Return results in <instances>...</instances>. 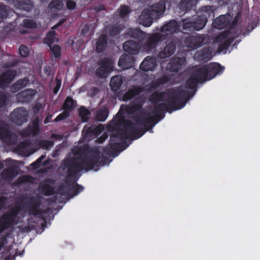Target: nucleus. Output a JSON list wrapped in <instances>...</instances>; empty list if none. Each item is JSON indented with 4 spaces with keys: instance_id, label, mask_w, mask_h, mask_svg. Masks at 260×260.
Returning <instances> with one entry per match:
<instances>
[{
    "instance_id": "obj_1",
    "label": "nucleus",
    "mask_w": 260,
    "mask_h": 260,
    "mask_svg": "<svg viewBox=\"0 0 260 260\" xmlns=\"http://www.w3.org/2000/svg\"><path fill=\"white\" fill-rule=\"evenodd\" d=\"M167 93L169 96L168 92ZM165 93L163 91H155L152 93L149 96L148 100L149 102L154 104V109L152 112L153 115L150 116L149 113L143 114L135 119L136 124L130 120L124 121L123 127L118 129L114 137H119L122 140H126L128 138L136 140L141 137L146 131L151 130L160 120L165 117L164 113L168 112L167 109H165L162 113L158 115L154 112L156 105L167 103L168 99L165 101Z\"/></svg>"
},
{
    "instance_id": "obj_2",
    "label": "nucleus",
    "mask_w": 260,
    "mask_h": 260,
    "mask_svg": "<svg viewBox=\"0 0 260 260\" xmlns=\"http://www.w3.org/2000/svg\"><path fill=\"white\" fill-rule=\"evenodd\" d=\"M101 147L90 148L85 145L72 151L76 156L65 158L63 160L62 169L67 170L68 176L74 178L79 172L92 170L95 167L108 164L109 159L101 155Z\"/></svg>"
},
{
    "instance_id": "obj_3",
    "label": "nucleus",
    "mask_w": 260,
    "mask_h": 260,
    "mask_svg": "<svg viewBox=\"0 0 260 260\" xmlns=\"http://www.w3.org/2000/svg\"><path fill=\"white\" fill-rule=\"evenodd\" d=\"M205 82L201 74L198 73V69L194 70L190 75L189 78L185 81V88L191 89L186 91L181 87L173 88L168 90L169 96L167 104H159L155 106L154 112L158 115L162 113L165 109L169 113L183 108L187 101L192 98L195 94L198 83Z\"/></svg>"
},
{
    "instance_id": "obj_4",
    "label": "nucleus",
    "mask_w": 260,
    "mask_h": 260,
    "mask_svg": "<svg viewBox=\"0 0 260 260\" xmlns=\"http://www.w3.org/2000/svg\"><path fill=\"white\" fill-rule=\"evenodd\" d=\"M224 67L219 63L211 62L204 65L198 69V73L201 75L205 81H209L216 75H221L224 70Z\"/></svg>"
},
{
    "instance_id": "obj_5",
    "label": "nucleus",
    "mask_w": 260,
    "mask_h": 260,
    "mask_svg": "<svg viewBox=\"0 0 260 260\" xmlns=\"http://www.w3.org/2000/svg\"><path fill=\"white\" fill-rule=\"evenodd\" d=\"M20 208L15 207L10 209L8 212L4 213L0 218V233L13 226L16 223V219L19 213Z\"/></svg>"
},
{
    "instance_id": "obj_6",
    "label": "nucleus",
    "mask_w": 260,
    "mask_h": 260,
    "mask_svg": "<svg viewBox=\"0 0 260 260\" xmlns=\"http://www.w3.org/2000/svg\"><path fill=\"white\" fill-rule=\"evenodd\" d=\"M167 39V36L161 32L147 34L145 39L144 48L147 53L155 50L156 47L162 41Z\"/></svg>"
},
{
    "instance_id": "obj_7",
    "label": "nucleus",
    "mask_w": 260,
    "mask_h": 260,
    "mask_svg": "<svg viewBox=\"0 0 260 260\" xmlns=\"http://www.w3.org/2000/svg\"><path fill=\"white\" fill-rule=\"evenodd\" d=\"M41 201L40 198L31 197L24 204V207L27 209L28 213L34 216H38L39 217L45 220L43 214L46 213V211L40 209Z\"/></svg>"
},
{
    "instance_id": "obj_8",
    "label": "nucleus",
    "mask_w": 260,
    "mask_h": 260,
    "mask_svg": "<svg viewBox=\"0 0 260 260\" xmlns=\"http://www.w3.org/2000/svg\"><path fill=\"white\" fill-rule=\"evenodd\" d=\"M97 64L99 67L95 71V75L99 78L106 77L113 70V60L109 57H104Z\"/></svg>"
},
{
    "instance_id": "obj_9",
    "label": "nucleus",
    "mask_w": 260,
    "mask_h": 260,
    "mask_svg": "<svg viewBox=\"0 0 260 260\" xmlns=\"http://www.w3.org/2000/svg\"><path fill=\"white\" fill-rule=\"evenodd\" d=\"M27 111L24 108H18L10 113V119L12 123L20 126L27 121Z\"/></svg>"
},
{
    "instance_id": "obj_10",
    "label": "nucleus",
    "mask_w": 260,
    "mask_h": 260,
    "mask_svg": "<svg viewBox=\"0 0 260 260\" xmlns=\"http://www.w3.org/2000/svg\"><path fill=\"white\" fill-rule=\"evenodd\" d=\"M103 129V127L102 124H100L98 126H95L87 124L83 127L82 134L85 139L90 140L99 136Z\"/></svg>"
},
{
    "instance_id": "obj_11",
    "label": "nucleus",
    "mask_w": 260,
    "mask_h": 260,
    "mask_svg": "<svg viewBox=\"0 0 260 260\" xmlns=\"http://www.w3.org/2000/svg\"><path fill=\"white\" fill-rule=\"evenodd\" d=\"M205 41L204 35H190L185 38L184 43L188 48L196 49L202 46Z\"/></svg>"
},
{
    "instance_id": "obj_12",
    "label": "nucleus",
    "mask_w": 260,
    "mask_h": 260,
    "mask_svg": "<svg viewBox=\"0 0 260 260\" xmlns=\"http://www.w3.org/2000/svg\"><path fill=\"white\" fill-rule=\"evenodd\" d=\"M176 50V44L175 42L171 41L167 43L163 48H160V50L155 52V54L157 57L160 59H164L170 57L175 52Z\"/></svg>"
},
{
    "instance_id": "obj_13",
    "label": "nucleus",
    "mask_w": 260,
    "mask_h": 260,
    "mask_svg": "<svg viewBox=\"0 0 260 260\" xmlns=\"http://www.w3.org/2000/svg\"><path fill=\"white\" fill-rule=\"evenodd\" d=\"M181 24L176 20L173 19L167 22L163 25L160 29L161 34L166 35L168 38V35H172L178 32L180 30Z\"/></svg>"
},
{
    "instance_id": "obj_14",
    "label": "nucleus",
    "mask_w": 260,
    "mask_h": 260,
    "mask_svg": "<svg viewBox=\"0 0 260 260\" xmlns=\"http://www.w3.org/2000/svg\"><path fill=\"white\" fill-rule=\"evenodd\" d=\"M17 75L15 70H8L0 76V88L5 89L9 86Z\"/></svg>"
},
{
    "instance_id": "obj_15",
    "label": "nucleus",
    "mask_w": 260,
    "mask_h": 260,
    "mask_svg": "<svg viewBox=\"0 0 260 260\" xmlns=\"http://www.w3.org/2000/svg\"><path fill=\"white\" fill-rule=\"evenodd\" d=\"M0 138L8 144H14L16 141V136L13 134L8 128L0 124Z\"/></svg>"
},
{
    "instance_id": "obj_16",
    "label": "nucleus",
    "mask_w": 260,
    "mask_h": 260,
    "mask_svg": "<svg viewBox=\"0 0 260 260\" xmlns=\"http://www.w3.org/2000/svg\"><path fill=\"white\" fill-rule=\"evenodd\" d=\"M157 19L149 9H144L139 17V21L143 26L149 27L152 24L154 20Z\"/></svg>"
},
{
    "instance_id": "obj_17",
    "label": "nucleus",
    "mask_w": 260,
    "mask_h": 260,
    "mask_svg": "<svg viewBox=\"0 0 260 260\" xmlns=\"http://www.w3.org/2000/svg\"><path fill=\"white\" fill-rule=\"evenodd\" d=\"M157 57L155 56H146L140 65V69L143 71H153L157 66Z\"/></svg>"
},
{
    "instance_id": "obj_18",
    "label": "nucleus",
    "mask_w": 260,
    "mask_h": 260,
    "mask_svg": "<svg viewBox=\"0 0 260 260\" xmlns=\"http://www.w3.org/2000/svg\"><path fill=\"white\" fill-rule=\"evenodd\" d=\"M184 57H174L172 58L167 65V69L171 72L176 73L181 69L185 62Z\"/></svg>"
},
{
    "instance_id": "obj_19",
    "label": "nucleus",
    "mask_w": 260,
    "mask_h": 260,
    "mask_svg": "<svg viewBox=\"0 0 260 260\" xmlns=\"http://www.w3.org/2000/svg\"><path fill=\"white\" fill-rule=\"evenodd\" d=\"M141 44L140 42L129 40L124 42L123 45V50L128 54L136 55L140 51Z\"/></svg>"
},
{
    "instance_id": "obj_20",
    "label": "nucleus",
    "mask_w": 260,
    "mask_h": 260,
    "mask_svg": "<svg viewBox=\"0 0 260 260\" xmlns=\"http://www.w3.org/2000/svg\"><path fill=\"white\" fill-rule=\"evenodd\" d=\"M121 145V144H119V142H115V140L111 139L108 146L102 147V149L105 154L115 157L119 152Z\"/></svg>"
},
{
    "instance_id": "obj_21",
    "label": "nucleus",
    "mask_w": 260,
    "mask_h": 260,
    "mask_svg": "<svg viewBox=\"0 0 260 260\" xmlns=\"http://www.w3.org/2000/svg\"><path fill=\"white\" fill-rule=\"evenodd\" d=\"M135 61V57L132 54H125L121 55L118 60V65L122 70L132 68Z\"/></svg>"
},
{
    "instance_id": "obj_22",
    "label": "nucleus",
    "mask_w": 260,
    "mask_h": 260,
    "mask_svg": "<svg viewBox=\"0 0 260 260\" xmlns=\"http://www.w3.org/2000/svg\"><path fill=\"white\" fill-rule=\"evenodd\" d=\"M166 2L165 0H160L157 3L153 4L149 10L154 15V17L158 19L161 17L166 10Z\"/></svg>"
},
{
    "instance_id": "obj_23",
    "label": "nucleus",
    "mask_w": 260,
    "mask_h": 260,
    "mask_svg": "<svg viewBox=\"0 0 260 260\" xmlns=\"http://www.w3.org/2000/svg\"><path fill=\"white\" fill-rule=\"evenodd\" d=\"M54 181L53 179H47L40 183V188L41 192L45 196H49L54 193V188L53 185Z\"/></svg>"
},
{
    "instance_id": "obj_24",
    "label": "nucleus",
    "mask_w": 260,
    "mask_h": 260,
    "mask_svg": "<svg viewBox=\"0 0 260 260\" xmlns=\"http://www.w3.org/2000/svg\"><path fill=\"white\" fill-rule=\"evenodd\" d=\"M192 17H193L194 30L199 31L202 29L207 23V16L202 14L198 16H192Z\"/></svg>"
},
{
    "instance_id": "obj_25",
    "label": "nucleus",
    "mask_w": 260,
    "mask_h": 260,
    "mask_svg": "<svg viewBox=\"0 0 260 260\" xmlns=\"http://www.w3.org/2000/svg\"><path fill=\"white\" fill-rule=\"evenodd\" d=\"M131 38L136 40L137 42H140L142 44L144 42L145 39L147 36V33L143 31L139 28L131 29L128 32Z\"/></svg>"
},
{
    "instance_id": "obj_26",
    "label": "nucleus",
    "mask_w": 260,
    "mask_h": 260,
    "mask_svg": "<svg viewBox=\"0 0 260 260\" xmlns=\"http://www.w3.org/2000/svg\"><path fill=\"white\" fill-rule=\"evenodd\" d=\"M143 91L142 87L139 86H135L127 91L123 95L122 100L128 101L132 99L135 96L140 94Z\"/></svg>"
},
{
    "instance_id": "obj_27",
    "label": "nucleus",
    "mask_w": 260,
    "mask_h": 260,
    "mask_svg": "<svg viewBox=\"0 0 260 260\" xmlns=\"http://www.w3.org/2000/svg\"><path fill=\"white\" fill-rule=\"evenodd\" d=\"M16 8L29 12L33 9L34 5L30 0H16L13 4Z\"/></svg>"
},
{
    "instance_id": "obj_28",
    "label": "nucleus",
    "mask_w": 260,
    "mask_h": 260,
    "mask_svg": "<svg viewBox=\"0 0 260 260\" xmlns=\"http://www.w3.org/2000/svg\"><path fill=\"white\" fill-rule=\"evenodd\" d=\"M35 93L34 89H27L19 92L17 96L21 102L28 103L32 100Z\"/></svg>"
},
{
    "instance_id": "obj_29",
    "label": "nucleus",
    "mask_w": 260,
    "mask_h": 260,
    "mask_svg": "<svg viewBox=\"0 0 260 260\" xmlns=\"http://www.w3.org/2000/svg\"><path fill=\"white\" fill-rule=\"evenodd\" d=\"M123 77L121 75H115L112 77L110 82L111 89L113 91L119 90L122 86Z\"/></svg>"
},
{
    "instance_id": "obj_30",
    "label": "nucleus",
    "mask_w": 260,
    "mask_h": 260,
    "mask_svg": "<svg viewBox=\"0 0 260 260\" xmlns=\"http://www.w3.org/2000/svg\"><path fill=\"white\" fill-rule=\"evenodd\" d=\"M108 37L106 35H100L96 43V51L98 53L103 52L107 46Z\"/></svg>"
},
{
    "instance_id": "obj_31",
    "label": "nucleus",
    "mask_w": 260,
    "mask_h": 260,
    "mask_svg": "<svg viewBox=\"0 0 260 260\" xmlns=\"http://www.w3.org/2000/svg\"><path fill=\"white\" fill-rule=\"evenodd\" d=\"M171 79V76L169 75H163L158 77L151 83V87L153 89H156L160 85L169 83Z\"/></svg>"
},
{
    "instance_id": "obj_32",
    "label": "nucleus",
    "mask_w": 260,
    "mask_h": 260,
    "mask_svg": "<svg viewBox=\"0 0 260 260\" xmlns=\"http://www.w3.org/2000/svg\"><path fill=\"white\" fill-rule=\"evenodd\" d=\"M29 79L27 77H24L17 80L11 86V91L12 92H16L24 88L29 83Z\"/></svg>"
},
{
    "instance_id": "obj_33",
    "label": "nucleus",
    "mask_w": 260,
    "mask_h": 260,
    "mask_svg": "<svg viewBox=\"0 0 260 260\" xmlns=\"http://www.w3.org/2000/svg\"><path fill=\"white\" fill-rule=\"evenodd\" d=\"M229 23L228 19L224 15H220L213 21L214 27L221 29L226 27Z\"/></svg>"
},
{
    "instance_id": "obj_34",
    "label": "nucleus",
    "mask_w": 260,
    "mask_h": 260,
    "mask_svg": "<svg viewBox=\"0 0 260 260\" xmlns=\"http://www.w3.org/2000/svg\"><path fill=\"white\" fill-rule=\"evenodd\" d=\"M17 175L16 171L13 167L5 169L1 173L2 177L6 181L12 180Z\"/></svg>"
},
{
    "instance_id": "obj_35",
    "label": "nucleus",
    "mask_w": 260,
    "mask_h": 260,
    "mask_svg": "<svg viewBox=\"0 0 260 260\" xmlns=\"http://www.w3.org/2000/svg\"><path fill=\"white\" fill-rule=\"evenodd\" d=\"M109 109L107 107L104 106L101 108L99 109L95 113V118L96 120L99 121H105L109 115Z\"/></svg>"
},
{
    "instance_id": "obj_36",
    "label": "nucleus",
    "mask_w": 260,
    "mask_h": 260,
    "mask_svg": "<svg viewBox=\"0 0 260 260\" xmlns=\"http://www.w3.org/2000/svg\"><path fill=\"white\" fill-rule=\"evenodd\" d=\"M196 0H181L179 8L182 11L186 12L193 8L196 5Z\"/></svg>"
},
{
    "instance_id": "obj_37",
    "label": "nucleus",
    "mask_w": 260,
    "mask_h": 260,
    "mask_svg": "<svg viewBox=\"0 0 260 260\" xmlns=\"http://www.w3.org/2000/svg\"><path fill=\"white\" fill-rule=\"evenodd\" d=\"M182 22V28L184 30L188 31H193L194 30V25L193 22V17H188L181 20Z\"/></svg>"
},
{
    "instance_id": "obj_38",
    "label": "nucleus",
    "mask_w": 260,
    "mask_h": 260,
    "mask_svg": "<svg viewBox=\"0 0 260 260\" xmlns=\"http://www.w3.org/2000/svg\"><path fill=\"white\" fill-rule=\"evenodd\" d=\"M77 105V102L71 96H68L63 103V109L71 112Z\"/></svg>"
},
{
    "instance_id": "obj_39",
    "label": "nucleus",
    "mask_w": 260,
    "mask_h": 260,
    "mask_svg": "<svg viewBox=\"0 0 260 260\" xmlns=\"http://www.w3.org/2000/svg\"><path fill=\"white\" fill-rule=\"evenodd\" d=\"M63 6L62 0H52L48 4V7L52 11H59L62 9Z\"/></svg>"
},
{
    "instance_id": "obj_40",
    "label": "nucleus",
    "mask_w": 260,
    "mask_h": 260,
    "mask_svg": "<svg viewBox=\"0 0 260 260\" xmlns=\"http://www.w3.org/2000/svg\"><path fill=\"white\" fill-rule=\"evenodd\" d=\"M9 94L0 90V109L5 108L9 104Z\"/></svg>"
},
{
    "instance_id": "obj_41",
    "label": "nucleus",
    "mask_w": 260,
    "mask_h": 260,
    "mask_svg": "<svg viewBox=\"0 0 260 260\" xmlns=\"http://www.w3.org/2000/svg\"><path fill=\"white\" fill-rule=\"evenodd\" d=\"M91 113L88 109L82 106L79 109V116L83 122H87L89 118Z\"/></svg>"
},
{
    "instance_id": "obj_42",
    "label": "nucleus",
    "mask_w": 260,
    "mask_h": 260,
    "mask_svg": "<svg viewBox=\"0 0 260 260\" xmlns=\"http://www.w3.org/2000/svg\"><path fill=\"white\" fill-rule=\"evenodd\" d=\"M40 119L38 117H36L31 122V125L28 126L32 133L33 136L37 135L40 132Z\"/></svg>"
},
{
    "instance_id": "obj_43",
    "label": "nucleus",
    "mask_w": 260,
    "mask_h": 260,
    "mask_svg": "<svg viewBox=\"0 0 260 260\" xmlns=\"http://www.w3.org/2000/svg\"><path fill=\"white\" fill-rule=\"evenodd\" d=\"M122 29L120 25L115 24L114 25H109L108 27V34L110 37H114L118 35L121 31Z\"/></svg>"
},
{
    "instance_id": "obj_44",
    "label": "nucleus",
    "mask_w": 260,
    "mask_h": 260,
    "mask_svg": "<svg viewBox=\"0 0 260 260\" xmlns=\"http://www.w3.org/2000/svg\"><path fill=\"white\" fill-rule=\"evenodd\" d=\"M84 187L78 184H76L73 185L69 190V195L73 197L78 195L80 192L82 191Z\"/></svg>"
},
{
    "instance_id": "obj_45",
    "label": "nucleus",
    "mask_w": 260,
    "mask_h": 260,
    "mask_svg": "<svg viewBox=\"0 0 260 260\" xmlns=\"http://www.w3.org/2000/svg\"><path fill=\"white\" fill-rule=\"evenodd\" d=\"M199 56L201 57V60L207 61L212 58L211 54L208 48H204L199 52Z\"/></svg>"
},
{
    "instance_id": "obj_46",
    "label": "nucleus",
    "mask_w": 260,
    "mask_h": 260,
    "mask_svg": "<svg viewBox=\"0 0 260 260\" xmlns=\"http://www.w3.org/2000/svg\"><path fill=\"white\" fill-rule=\"evenodd\" d=\"M56 33L55 31H49L44 38V42L47 44L49 47L55 42Z\"/></svg>"
},
{
    "instance_id": "obj_47",
    "label": "nucleus",
    "mask_w": 260,
    "mask_h": 260,
    "mask_svg": "<svg viewBox=\"0 0 260 260\" xmlns=\"http://www.w3.org/2000/svg\"><path fill=\"white\" fill-rule=\"evenodd\" d=\"M233 42V39L229 38L224 40L219 45L218 48V51L222 52L223 51H226Z\"/></svg>"
},
{
    "instance_id": "obj_48",
    "label": "nucleus",
    "mask_w": 260,
    "mask_h": 260,
    "mask_svg": "<svg viewBox=\"0 0 260 260\" xmlns=\"http://www.w3.org/2000/svg\"><path fill=\"white\" fill-rule=\"evenodd\" d=\"M50 47L52 55L56 59H59L61 56V47L58 45H54Z\"/></svg>"
},
{
    "instance_id": "obj_49",
    "label": "nucleus",
    "mask_w": 260,
    "mask_h": 260,
    "mask_svg": "<svg viewBox=\"0 0 260 260\" xmlns=\"http://www.w3.org/2000/svg\"><path fill=\"white\" fill-rule=\"evenodd\" d=\"M22 26L28 28H35L37 27L36 22L32 19H24L22 22Z\"/></svg>"
},
{
    "instance_id": "obj_50",
    "label": "nucleus",
    "mask_w": 260,
    "mask_h": 260,
    "mask_svg": "<svg viewBox=\"0 0 260 260\" xmlns=\"http://www.w3.org/2000/svg\"><path fill=\"white\" fill-rule=\"evenodd\" d=\"M64 111L61 113L60 114H59L53 120V122H57L58 121H61V120H63L66 119H67V118H68L70 114V112L66 110V109H63Z\"/></svg>"
},
{
    "instance_id": "obj_51",
    "label": "nucleus",
    "mask_w": 260,
    "mask_h": 260,
    "mask_svg": "<svg viewBox=\"0 0 260 260\" xmlns=\"http://www.w3.org/2000/svg\"><path fill=\"white\" fill-rule=\"evenodd\" d=\"M123 121L124 117L118 113L115 118H114L111 122L110 124L113 125V126H116L120 124Z\"/></svg>"
},
{
    "instance_id": "obj_52",
    "label": "nucleus",
    "mask_w": 260,
    "mask_h": 260,
    "mask_svg": "<svg viewBox=\"0 0 260 260\" xmlns=\"http://www.w3.org/2000/svg\"><path fill=\"white\" fill-rule=\"evenodd\" d=\"M8 16V12L7 6L3 4H0V19H6Z\"/></svg>"
},
{
    "instance_id": "obj_53",
    "label": "nucleus",
    "mask_w": 260,
    "mask_h": 260,
    "mask_svg": "<svg viewBox=\"0 0 260 260\" xmlns=\"http://www.w3.org/2000/svg\"><path fill=\"white\" fill-rule=\"evenodd\" d=\"M142 108V105L140 104H132L126 107V111L128 113H134L140 110Z\"/></svg>"
},
{
    "instance_id": "obj_54",
    "label": "nucleus",
    "mask_w": 260,
    "mask_h": 260,
    "mask_svg": "<svg viewBox=\"0 0 260 260\" xmlns=\"http://www.w3.org/2000/svg\"><path fill=\"white\" fill-rule=\"evenodd\" d=\"M20 55L23 57H27L29 55V51L27 47L24 45H21L19 49Z\"/></svg>"
},
{
    "instance_id": "obj_55",
    "label": "nucleus",
    "mask_w": 260,
    "mask_h": 260,
    "mask_svg": "<svg viewBox=\"0 0 260 260\" xmlns=\"http://www.w3.org/2000/svg\"><path fill=\"white\" fill-rule=\"evenodd\" d=\"M130 12L129 8L126 6H121L119 9V16L124 18Z\"/></svg>"
},
{
    "instance_id": "obj_56",
    "label": "nucleus",
    "mask_w": 260,
    "mask_h": 260,
    "mask_svg": "<svg viewBox=\"0 0 260 260\" xmlns=\"http://www.w3.org/2000/svg\"><path fill=\"white\" fill-rule=\"evenodd\" d=\"M45 156L44 155H41L40 157H39L35 161L33 162L31 164V166L34 169H37L39 168L41 165L43 160L45 158Z\"/></svg>"
},
{
    "instance_id": "obj_57",
    "label": "nucleus",
    "mask_w": 260,
    "mask_h": 260,
    "mask_svg": "<svg viewBox=\"0 0 260 260\" xmlns=\"http://www.w3.org/2000/svg\"><path fill=\"white\" fill-rule=\"evenodd\" d=\"M19 134L22 138H27L32 135V133L31 132V129H30L29 127H27L26 128H24L20 131Z\"/></svg>"
},
{
    "instance_id": "obj_58",
    "label": "nucleus",
    "mask_w": 260,
    "mask_h": 260,
    "mask_svg": "<svg viewBox=\"0 0 260 260\" xmlns=\"http://www.w3.org/2000/svg\"><path fill=\"white\" fill-rule=\"evenodd\" d=\"M57 191L61 196L69 195V190L66 186L60 185L58 187Z\"/></svg>"
},
{
    "instance_id": "obj_59",
    "label": "nucleus",
    "mask_w": 260,
    "mask_h": 260,
    "mask_svg": "<svg viewBox=\"0 0 260 260\" xmlns=\"http://www.w3.org/2000/svg\"><path fill=\"white\" fill-rule=\"evenodd\" d=\"M56 81V85L55 87L53 88V93L54 94H57L61 87V80L60 79H58L57 78L55 79Z\"/></svg>"
},
{
    "instance_id": "obj_60",
    "label": "nucleus",
    "mask_w": 260,
    "mask_h": 260,
    "mask_svg": "<svg viewBox=\"0 0 260 260\" xmlns=\"http://www.w3.org/2000/svg\"><path fill=\"white\" fill-rule=\"evenodd\" d=\"M66 4L67 9L70 10L75 9L77 5L76 2L73 0H68Z\"/></svg>"
},
{
    "instance_id": "obj_61",
    "label": "nucleus",
    "mask_w": 260,
    "mask_h": 260,
    "mask_svg": "<svg viewBox=\"0 0 260 260\" xmlns=\"http://www.w3.org/2000/svg\"><path fill=\"white\" fill-rule=\"evenodd\" d=\"M40 145L41 147L47 149L52 145V142L48 140H42L40 142Z\"/></svg>"
},
{
    "instance_id": "obj_62",
    "label": "nucleus",
    "mask_w": 260,
    "mask_h": 260,
    "mask_svg": "<svg viewBox=\"0 0 260 260\" xmlns=\"http://www.w3.org/2000/svg\"><path fill=\"white\" fill-rule=\"evenodd\" d=\"M108 136L106 133L103 134L101 136L98 138L96 141L99 144H102L108 138Z\"/></svg>"
},
{
    "instance_id": "obj_63",
    "label": "nucleus",
    "mask_w": 260,
    "mask_h": 260,
    "mask_svg": "<svg viewBox=\"0 0 260 260\" xmlns=\"http://www.w3.org/2000/svg\"><path fill=\"white\" fill-rule=\"evenodd\" d=\"M7 200V198L6 197H0V210L5 208Z\"/></svg>"
},
{
    "instance_id": "obj_64",
    "label": "nucleus",
    "mask_w": 260,
    "mask_h": 260,
    "mask_svg": "<svg viewBox=\"0 0 260 260\" xmlns=\"http://www.w3.org/2000/svg\"><path fill=\"white\" fill-rule=\"evenodd\" d=\"M94 10L96 12H100L102 11H104V10H106V7L105 6L103 5V4H100V5H99L96 6H95L94 8Z\"/></svg>"
}]
</instances>
